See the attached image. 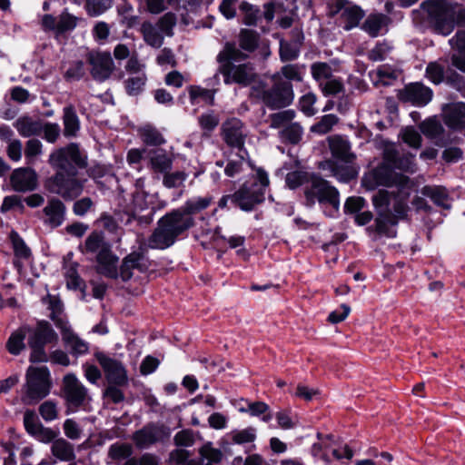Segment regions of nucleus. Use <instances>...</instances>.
<instances>
[{"mask_svg":"<svg viewBox=\"0 0 465 465\" xmlns=\"http://www.w3.org/2000/svg\"><path fill=\"white\" fill-rule=\"evenodd\" d=\"M110 246L104 242V236L99 232H91L85 240L84 245L82 247L83 252L101 253Z\"/></svg>","mask_w":465,"mask_h":465,"instance_id":"4c0bfd02","label":"nucleus"},{"mask_svg":"<svg viewBox=\"0 0 465 465\" xmlns=\"http://www.w3.org/2000/svg\"><path fill=\"white\" fill-rule=\"evenodd\" d=\"M95 358L109 384L125 386L128 384L127 371L124 364L116 359L111 358L104 352H96Z\"/></svg>","mask_w":465,"mask_h":465,"instance_id":"f8f14e48","label":"nucleus"},{"mask_svg":"<svg viewBox=\"0 0 465 465\" xmlns=\"http://www.w3.org/2000/svg\"><path fill=\"white\" fill-rule=\"evenodd\" d=\"M64 134L66 137L76 136L80 129V121L73 106L64 108Z\"/></svg>","mask_w":465,"mask_h":465,"instance_id":"c9c22d12","label":"nucleus"},{"mask_svg":"<svg viewBox=\"0 0 465 465\" xmlns=\"http://www.w3.org/2000/svg\"><path fill=\"white\" fill-rule=\"evenodd\" d=\"M62 392L68 411L73 412L91 400L87 388L74 373H68L63 378Z\"/></svg>","mask_w":465,"mask_h":465,"instance_id":"9b49d317","label":"nucleus"},{"mask_svg":"<svg viewBox=\"0 0 465 465\" xmlns=\"http://www.w3.org/2000/svg\"><path fill=\"white\" fill-rule=\"evenodd\" d=\"M222 131L223 141L228 146L247 154L244 143L248 135V131L241 120L232 118L226 121L223 124Z\"/></svg>","mask_w":465,"mask_h":465,"instance_id":"ddd939ff","label":"nucleus"},{"mask_svg":"<svg viewBox=\"0 0 465 465\" xmlns=\"http://www.w3.org/2000/svg\"><path fill=\"white\" fill-rule=\"evenodd\" d=\"M128 75H143L145 74V64L141 63L137 55H132L124 66Z\"/></svg>","mask_w":465,"mask_h":465,"instance_id":"338daca9","label":"nucleus"},{"mask_svg":"<svg viewBox=\"0 0 465 465\" xmlns=\"http://www.w3.org/2000/svg\"><path fill=\"white\" fill-rule=\"evenodd\" d=\"M28 331V327L22 326L12 332L6 342V348L11 354L18 355L25 348V339Z\"/></svg>","mask_w":465,"mask_h":465,"instance_id":"e433bc0d","label":"nucleus"},{"mask_svg":"<svg viewBox=\"0 0 465 465\" xmlns=\"http://www.w3.org/2000/svg\"><path fill=\"white\" fill-rule=\"evenodd\" d=\"M432 91L420 83L407 85L402 93V99L415 105L423 106L430 102Z\"/></svg>","mask_w":465,"mask_h":465,"instance_id":"aec40b11","label":"nucleus"},{"mask_svg":"<svg viewBox=\"0 0 465 465\" xmlns=\"http://www.w3.org/2000/svg\"><path fill=\"white\" fill-rule=\"evenodd\" d=\"M334 12H341V24L347 31L358 26L364 16V12L359 6L347 3L345 0H336Z\"/></svg>","mask_w":465,"mask_h":465,"instance_id":"f3484780","label":"nucleus"},{"mask_svg":"<svg viewBox=\"0 0 465 465\" xmlns=\"http://www.w3.org/2000/svg\"><path fill=\"white\" fill-rule=\"evenodd\" d=\"M141 137L147 145L158 146L165 143L162 134L154 127L146 125L140 131Z\"/></svg>","mask_w":465,"mask_h":465,"instance_id":"49530a36","label":"nucleus"},{"mask_svg":"<svg viewBox=\"0 0 465 465\" xmlns=\"http://www.w3.org/2000/svg\"><path fill=\"white\" fill-rule=\"evenodd\" d=\"M170 437V430L164 426L150 424L134 434L133 440L139 449H147L151 445L163 441Z\"/></svg>","mask_w":465,"mask_h":465,"instance_id":"4468645a","label":"nucleus"},{"mask_svg":"<svg viewBox=\"0 0 465 465\" xmlns=\"http://www.w3.org/2000/svg\"><path fill=\"white\" fill-rule=\"evenodd\" d=\"M305 74V66L300 64H288L281 68L274 74H279L280 78L286 82H302Z\"/></svg>","mask_w":465,"mask_h":465,"instance_id":"58836bf2","label":"nucleus"},{"mask_svg":"<svg viewBox=\"0 0 465 465\" xmlns=\"http://www.w3.org/2000/svg\"><path fill=\"white\" fill-rule=\"evenodd\" d=\"M64 268L67 287L73 290L82 289L84 282L77 272V263L66 262Z\"/></svg>","mask_w":465,"mask_h":465,"instance_id":"a18cd8bd","label":"nucleus"},{"mask_svg":"<svg viewBox=\"0 0 465 465\" xmlns=\"http://www.w3.org/2000/svg\"><path fill=\"white\" fill-rule=\"evenodd\" d=\"M311 71L313 79L319 85H322L327 80L332 77V69L327 63H313L311 66Z\"/></svg>","mask_w":465,"mask_h":465,"instance_id":"37998d69","label":"nucleus"},{"mask_svg":"<svg viewBox=\"0 0 465 465\" xmlns=\"http://www.w3.org/2000/svg\"><path fill=\"white\" fill-rule=\"evenodd\" d=\"M39 413L45 421H52L58 417L56 403L52 401L43 402L39 407Z\"/></svg>","mask_w":465,"mask_h":465,"instance_id":"e2e57ef3","label":"nucleus"},{"mask_svg":"<svg viewBox=\"0 0 465 465\" xmlns=\"http://www.w3.org/2000/svg\"><path fill=\"white\" fill-rule=\"evenodd\" d=\"M147 81L146 74L128 75L124 81V87L129 95H137L143 92Z\"/></svg>","mask_w":465,"mask_h":465,"instance_id":"de8ad7c7","label":"nucleus"},{"mask_svg":"<svg viewBox=\"0 0 465 465\" xmlns=\"http://www.w3.org/2000/svg\"><path fill=\"white\" fill-rule=\"evenodd\" d=\"M26 391L23 397L25 404H35L50 392V372L46 367H29L26 373Z\"/></svg>","mask_w":465,"mask_h":465,"instance_id":"6e6552de","label":"nucleus"},{"mask_svg":"<svg viewBox=\"0 0 465 465\" xmlns=\"http://www.w3.org/2000/svg\"><path fill=\"white\" fill-rule=\"evenodd\" d=\"M203 460H207L209 463H219L222 460L223 453L220 450L214 449L210 443L203 445L200 450Z\"/></svg>","mask_w":465,"mask_h":465,"instance_id":"69168bd1","label":"nucleus"},{"mask_svg":"<svg viewBox=\"0 0 465 465\" xmlns=\"http://www.w3.org/2000/svg\"><path fill=\"white\" fill-rule=\"evenodd\" d=\"M193 225V217H189L179 208L174 209L158 220L156 228L147 240V246L151 249H167Z\"/></svg>","mask_w":465,"mask_h":465,"instance_id":"20e7f679","label":"nucleus"},{"mask_svg":"<svg viewBox=\"0 0 465 465\" xmlns=\"http://www.w3.org/2000/svg\"><path fill=\"white\" fill-rule=\"evenodd\" d=\"M49 309L51 310V319L54 322V324L57 328L61 330L69 325L68 322L63 316L64 306L59 299L51 297L49 302Z\"/></svg>","mask_w":465,"mask_h":465,"instance_id":"79ce46f5","label":"nucleus"},{"mask_svg":"<svg viewBox=\"0 0 465 465\" xmlns=\"http://www.w3.org/2000/svg\"><path fill=\"white\" fill-rule=\"evenodd\" d=\"M295 117L293 110H283L270 115V127L274 129L285 128L292 123Z\"/></svg>","mask_w":465,"mask_h":465,"instance_id":"c03bdc74","label":"nucleus"},{"mask_svg":"<svg viewBox=\"0 0 465 465\" xmlns=\"http://www.w3.org/2000/svg\"><path fill=\"white\" fill-rule=\"evenodd\" d=\"M189 96L192 104H195L198 99H201L208 104H213L214 100V91L203 88L197 85H191L188 88Z\"/></svg>","mask_w":465,"mask_h":465,"instance_id":"3c124183","label":"nucleus"},{"mask_svg":"<svg viewBox=\"0 0 465 465\" xmlns=\"http://www.w3.org/2000/svg\"><path fill=\"white\" fill-rule=\"evenodd\" d=\"M391 45L387 42L378 43L370 52L369 58L372 61L384 60L391 50Z\"/></svg>","mask_w":465,"mask_h":465,"instance_id":"052dcab7","label":"nucleus"},{"mask_svg":"<svg viewBox=\"0 0 465 465\" xmlns=\"http://www.w3.org/2000/svg\"><path fill=\"white\" fill-rule=\"evenodd\" d=\"M97 272L109 278H116L118 276V257L113 254L110 248L104 250L96 255Z\"/></svg>","mask_w":465,"mask_h":465,"instance_id":"5701e85b","label":"nucleus"},{"mask_svg":"<svg viewBox=\"0 0 465 465\" xmlns=\"http://www.w3.org/2000/svg\"><path fill=\"white\" fill-rule=\"evenodd\" d=\"M270 180L268 173L262 168L253 169L250 180L228 198L244 212L252 211L256 205L265 200V193L269 187Z\"/></svg>","mask_w":465,"mask_h":465,"instance_id":"39448f33","label":"nucleus"},{"mask_svg":"<svg viewBox=\"0 0 465 465\" xmlns=\"http://www.w3.org/2000/svg\"><path fill=\"white\" fill-rule=\"evenodd\" d=\"M421 194L429 197L436 205L444 209L450 208V200L447 190L442 186L427 185L421 189Z\"/></svg>","mask_w":465,"mask_h":465,"instance_id":"c756f323","label":"nucleus"},{"mask_svg":"<svg viewBox=\"0 0 465 465\" xmlns=\"http://www.w3.org/2000/svg\"><path fill=\"white\" fill-rule=\"evenodd\" d=\"M366 206V201L362 197H349L344 204L345 213L354 214L361 212Z\"/></svg>","mask_w":465,"mask_h":465,"instance_id":"0e129e2a","label":"nucleus"},{"mask_svg":"<svg viewBox=\"0 0 465 465\" xmlns=\"http://www.w3.org/2000/svg\"><path fill=\"white\" fill-rule=\"evenodd\" d=\"M10 180L13 189L16 192L34 191L37 187V174L29 167L15 169Z\"/></svg>","mask_w":465,"mask_h":465,"instance_id":"a211bd4d","label":"nucleus"},{"mask_svg":"<svg viewBox=\"0 0 465 465\" xmlns=\"http://www.w3.org/2000/svg\"><path fill=\"white\" fill-rule=\"evenodd\" d=\"M150 164L156 173H165L172 169L173 158L164 150H153L149 153Z\"/></svg>","mask_w":465,"mask_h":465,"instance_id":"7c9ffc66","label":"nucleus"},{"mask_svg":"<svg viewBox=\"0 0 465 465\" xmlns=\"http://www.w3.org/2000/svg\"><path fill=\"white\" fill-rule=\"evenodd\" d=\"M61 331L63 340L64 341L66 346L70 349L71 353L76 356L87 353L89 350L88 343L74 334L69 325L61 329Z\"/></svg>","mask_w":465,"mask_h":465,"instance_id":"cd10ccee","label":"nucleus"},{"mask_svg":"<svg viewBox=\"0 0 465 465\" xmlns=\"http://www.w3.org/2000/svg\"><path fill=\"white\" fill-rule=\"evenodd\" d=\"M303 129L298 123H292L280 132L282 139L291 143H298L302 137Z\"/></svg>","mask_w":465,"mask_h":465,"instance_id":"8fccbe9b","label":"nucleus"},{"mask_svg":"<svg viewBox=\"0 0 465 465\" xmlns=\"http://www.w3.org/2000/svg\"><path fill=\"white\" fill-rule=\"evenodd\" d=\"M302 35L297 32V39L293 42L282 40L280 42V59L282 62L293 61L300 54Z\"/></svg>","mask_w":465,"mask_h":465,"instance_id":"72a5a7b5","label":"nucleus"},{"mask_svg":"<svg viewBox=\"0 0 465 465\" xmlns=\"http://www.w3.org/2000/svg\"><path fill=\"white\" fill-rule=\"evenodd\" d=\"M338 121L339 118L335 114H325L318 123L311 126V132L321 135L325 134L332 129Z\"/></svg>","mask_w":465,"mask_h":465,"instance_id":"09e8293b","label":"nucleus"},{"mask_svg":"<svg viewBox=\"0 0 465 465\" xmlns=\"http://www.w3.org/2000/svg\"><path fill=\"white\" fill-rule=\"evenodd\" d=\"M248 153L244 154V153L239 152L235 158H231L228 161L227 165L224 168V173L229 177H233L248 168H252L253 171L254 168L251 166L250 162L247 160Z\"/></svg>","mask_w":465,"mask_h":465,"instance_id":"f704fd0d","label":"nucleus"},{"mask_svg":"<svg viewBox=\"0 0 465 465\" xmlns=\"http://www.w3.org/2000/svg\"><path fill=\"white\" fill-rule=\"evenodd\" d=\"M43 424L39 421L35 412L27 410L24 413V426L28 434L31 436Z\"/></svg>","mask_w":465,"mask_h":465,"instance_id":"680f3d73","label":"nucleus"},{"mask_svg":"<svg viewBox=\"0 0 465 465\" xmlns=\"http://www.w3.org/2000/svg\"><path fill=\"white\" fill-rule=\"evenodd\" d=\"M42 24L45 29L54 31L56 34H64L75 28L77 17L67 12L62 13L58 18L45 15L42 19Z\"/></svg>","mask_w":465,"mask_h":465,"instance_id":"6ab92c4d","label":"nucleus"},{"mask_svg":"<svg viewBox=\"0 0 465 465\" xmlns=\"http://www.w3.org/2000/svg\"><path fill=\"white\" fill-rule=\"evenodd\" d=\"M66 215V206L58 198L53 197L48 200L43 209V223L49 228H57L61 226Z\"/></svg>","mask_w":465,"mask_h":465,"instance_id":"dca6fc26","label":"nucleus"},{"mask_svg":"<svg viewBox=\"0 0 465 465\" xmlns=\"http://www.w3.org/2000/svg\"><path fill=\"white\" fill-rule=\"evenodd\" d=\"M88 62L94 79L103 82L108 79L114 71V64L109 53H90Z\"/></svg>","mask_w":465,"mask_h":465,"instance_id":"2eb2a0df","label":"nucleus"},{"mask_svg":"<svg viewBox=\"0 0 465 465\" xmlns=\"http://www.w3.org/2000/svg\"><path fill=\"white\" fill-rule=\"evenodd\" d=\"M412 14L414 19L420 16L443 35H449L456 25L465 26V8L446 0H426Z\"/></svg>","mask_w":465,"mask_h":465,"instance_id":"f03ea898","label":"nucleus"},{"mask_svg":"<svg viewBox=\"0 0 465 465\" xmlns=\"http://www.w3.org/2000/svg\"><path fill=\"white\" fill-rule=\"evenodd\" d=\"M304 194L307 204L310 206H312L316 201L322 204H330L332 211L329 213H325L326 215L333 217L338 213L340 207L339 192L322 178L313 176L310 185L306 187Z\"/></svg>","mask_w":465,"mask_h":465,"instance_id":"0eeeda50","label":"nucleus"},{"mask_svg":"<svg viewBox=\"0 0 465 465\" xmlns=\"http://www.w3.org/2000/svg\"><path fill=\"white\" fill-rule=\"evenodd\" d=\"M239 45L242 52L252 53L258 46V35L256 32L242 29L239 35Z\"/></svg>","mask_w":465,"mask_h":465,"instance_id":"a19ab883","label":"nucleus"},{"mask_svg":"<svg viewBox=\"0 0 465 465\" xmlns=\"http://www.w3.org/2000/svg\"><path fill=\"white\" fill-rule=\"evenodd\" d=\"M249 57L235 44L227 43L218 54L220 64L218 72L223 75L225 84H238L246 87L255 82L258 74L251 63H241Z\"/></svg>","mask_w":465,"mask_h":465,"instance_id":"7ed1b4c3","label":"nucleus"},{"mask_svg":"<svg viewBox=\"0 0 465 465\" xmlns=\"http://www.w3.org/2000/svg\"><path fill=\"white\" fill-rule=\"evenodd\" d=\"M420 129L425 136L435 140L436 145L442 147L447 144V141L442 136L444 128L439 121L428 119L421 124Z\"/></svg>","mask_w":465,"mask_h":465,"instance_id":"2f4dec72","label":"nucleus"},{"mask_svg":"<svg viewBox=\"0 0 465 465\" xmlns=\"http://www.w3.org/2000/svg\"><path fill=\"white\" fill-rule=\"evenodd\" d=\"M411 185L406 176L400 177V184L391 191L380 190L372 197V203L378 210L375 219L376 232L387 237H394V227L408 213V200Z\"/></svg>","mask_w":465,"mask_h":465,"instance_id":"f257e3e1","label":"nucleus"},{"mask_svg":"<svg viewBox=\"0 0 465 465\" xmlns=\"http://www.w3.org/2000/svg\"><path fill=\"white\" fill-rule=\"evenodd\" d=\"M385 16L382 15H371L363 23L362 28L371 36H377L384 25Z\"/></svg>","mask_w":465,"mask_h":465,"instance_id":"603ef678","label":"nucleus"},{"mask_svg":"<svg viewBox=\"0 0 465 465\" xmlns=\"http://www.w3.org/2000/svg\"><path fill=\"white\" fill-rule=\"evenodd\" d=\"M51 452L61 461H71L75 459L73 444L63 438H58L52 442Z\"/></svg>","mask_w":465,"mask_h":465,"instance_id":"473e14b6","label":"nucleus"},{"mask_svg":"<svg viewBox=\"0 0 465 465\" xmlns=\"http://www.w3.org/2000/svg\"><path fill=\"white\" fill-rule=\"evenodd\" d=\"M43 153V143L37 139H30L25 143V155L27 163L32 164Z\"/></svg>","mask_w":465,"mask_h":465,"instance_id":"6e6d98bb","label":"nucleus"},{"mask_svg":"<svg viewBox=\"0 0 465 465\" xmlns=\"http://www.w3.org/2000/svg\"><path fill=\"white\" fill-rule=\"evenodd\" d=\"M445 124L453 129L465 128V104L454 103L445 110Z\"/></svg>","mask_w":465,"mask_h":465,"instance_id":"393cba45","label":"nucleus"},{"mask_svg":"<svg viewBox=\"0 0 465 465\" xmlns=\"http://www.w3.org/2000/svg\"><path fill=\"white\" fill-rule=\"evenodd\" d=\"M57 334L47 322H39L28 343L45 345L57 341Z\"/></svg>","mask_w":465,"mask_h":465,"instance_id":"bb28decb","label":"nucleus"},{"mask_svg":"<svg viewBox=\"0 0 465 465\" xmlns=\"http://www.w3.org/2000/svg\"><path fill=\"white\" fill-rule=\"evenodd\" d=\"M140 32L143 41L153 48H160L163 44V34L156 25L145 21L141 25Z\"/></svg>","mask_w":465,"mask_h":465,"instance_id":"c85d7f7f","label":"nucleus"},{"mask_svg":"<svg viewBox=\"0 0 465 465\" xmlns=\"http://www.w3.org/2000/svg\"><path fill=\"white\" fill-rule=\"evenodd\" d=\"M384 160L391 168L411 173L414 172V155L399 157L392 146L387 147L384 150Z\"/></svg>","mask_w":465,"mask_h":465,"instance_id":"b1692460","label":"nucleus"},{"mask_svg":"<svg viewBox=\"0 0 465 465\" xmlns=\"http://www.w3.org/2000/svg\"><path fill=\"white\" fill-rule=\"evenodd\" d=\"M328 143L334 157L346 163H351L354 159V154L351 152V144L346 137L338 134L329 136Z\"/></svg>","mask_w":465,"mask_h":465,"instance_id":"4be33fe9","label":"nucleus"},{"mask_svg":"<svg viewBox=\"0 0 465 465\" xmlns=\"http://www.w3.org/2000/svg\"><path fill=\"white\" fill-rule=\"evenodd\" d=\"M148 265L149 261L143 253L138 252H131L123 261L120 268V276L123 281H128L133 276V270L143 272L147 270Z\"/></svg>","mask_w":465,"mask_h":465,"instance_id":"412c9836","label":"nucleus"},{"mask_svg":"<svg viewBox=\"0 0 465 465\" xmlns=\"http://www.w3.org/2000/svg\"><path fill=\"white\" fill-rule=\"evenodd\" d=\"M273 84L262 94V102L271 109H281L290 105L294 98L292 83L280 78L279 74H272Z\"/></svg>","mask_w":465,"mask_h":465,"instance_id":"9d476101","label":"nucleus"},{"mask_svg":"<svg viewBox=\"0 0 465 465\" xmlns=\"http://www.w3.org/2000/svg\"><path fill=\"white\" fill-rule=\"evenodd\" d=\"M86 182V178L78 177L76 169L56 171L45 181V188L65 201H72L82 194Z\"/></svg>","mask_w":465,"mask_h":465,"instance_id":"423d86ee","label":"nucleus"},{"mask_svg":"<svg viewBox=\"0 0 465 465\" xmlns=\"http://www.w3.org/2000/svg\"><path fill=\"white\" fill-rule=\"evenodd\" d=\"M175 25L176 15L173 13L168 12L158 20L156 25L163 35L171 36L173 35V28Z\"/></svg>","mask_w":465,"mask_h":465,"instance_id":"bf43d9fd","label":"nucleus"},{"mask_svg":"<svg viewBox=\"0 0 465 465\" xmlns=\"http://www.w3.org/2000/svg\"><path fill=\"white\" fill-rule=\"evenodd\" d=\"M445 67L440 62H430L426 67V77L433 84H440L444 80Z\"/></svg>","mask_w":465,"mask_h":465,"instance_id":"864d4df0","label":"nucleus"},{"mask_svg":"<svg viewBox=\"0 0 465 465\" xmlns=\"http://www.w3.org/2000/svg\"><path fill=\"white\" fill-rule=\"evenodd\" d=\"M10 241L12 242L14 252L16 257L21 259H28L30 257V249L16 232H11Z\"/></svg>","mask_w":465,"mask_h":465,"instance_id":"5fc2aeb1","label":"nucleus"},{"mask_svg":"<svg viewBox=\"0 0 465 465\" xmlns=\"http://www.w3.org/2000/svg\"><path fill=\"white\" fill-rule=\"evenodd\" d=\"M401 137L404 143L413 148H419L421 144V136L413 127H407L402 130Z\"/></svg>","mask_w":465,"mask_h":465,"instance_id":"774afa93","label":"nucleus"},{"mask_svg":"<svg viewBox=\"0 0 465 465\" xmlns=\"http://www.w3.org/2000/svg\"><path fill=\"white\" fill-rule=\"evenodd\" d=\"M48 163L55 171L67 172L70 169L84 168L87 165V157L80 151L76 143H70L64 147L52 152Z\"/></svg>","mask_w":465,"mask_h":465,"instance_id":"1a4fd4ad","label":"nucleus"},{"mask_svg":"<svg viewBox=\"0 0 465 465\" xmlns=\"http://www.w3.org/2000/svg\"><path fill=\"white\" fill-rule=\"evenodd\" d=\"M187 177L188 174L185 172H167L163 175V183L167 188H177L183 184Z\"/></svg>","mask_w":465,"mask_h":465,"instance_id":"4d7b16f0","label":"nucleus"},{"mask_svg":"<svg viewBox=\"0 0 465 465\" xmlns=\"http://www.w3.org/2000/svg\"><path fill=\"white\" fill-rule=\"evenodd\" d=\"M316 103V95L312 93H308L302 95L299 100L300 110L307 116H312L316 114L314 104Z\"/></svg>","mask_w":465,"mask_h":465,"instance_id":"13d9d810","label":"nucleus"},{"mask_svg":"<svg viewBox=\"0 0 465 465\" xmlns=\"http://www.w3.org/2000/svg\"><path fill=\"white\" fill-rule=\"evenodd\" d=\"M211 203V199L207 197H196L186 201V203L179 209L183 210L189 217L206 209Z\"/></svg>","mask_w":465,"mask_h":465,"instance_id":"ea45409f","label":"nucleus"},{"mask_svg":"<svg viewBox=\"0 0 465 465\" xmlns=\"http://www.w3.org/2000/svg\"><path fill=\"white\" fill-rule=\"evenodd\" d=\"M14 126L23 137L39 135L43 130V123L28 115L19 117L14 123Z\"/></svg>","mask_w":465,"mask_h":465,"instance_id":"a878e982","label":"nucleus"}]
</instances>
